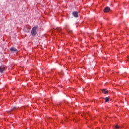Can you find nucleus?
<instances>
[{
	"instance_id": "obj_8",
	"label": "nucleus",
	"mask_w": 129,
	"mask_h": 129,
	"mask_svg": "<svg viewBox=\"0 0 129 129\" xmlns=\"http://www.w3.org/2000/svg\"><path fill=\"white\" fill-rule=\"evenodd\" d=\"M115 129L119 128V126L117 125H116L115 126Z\"/></svg>"
},
{
	"instance_id": "obj_9",
	"label": "nucleus",
	"mask_w": 129,
	"mask_h": 129,
	"mask_svg": "<svg viewBox=\"0 0 129 129\" xmlns=\"http://www.w3.org/2000/svg\"><path fill=\"white\" fill-rule=\"evenodd\" d=\"M16 108L15 107H13V109H12V110H13V109H15Z\"/></svg>"
},
{
	"instance_id": "obj_5",
	"label": "nucleus",
	"mask_w": 129,
	"mask_h": 129,
	"mask_svg": "<svg viewBox=\"0 0 129 129\" xmlns=\"http://www.w3.org/2000/svg\"><path fill=\"white\" fill-rule=\"evenodd\" d=\"M10 50L11 51V52H18V49L14 47H12L10 49Z\"/></svg>"
},
{
	"instance_id": "obj_4",
	"label": "nucleus",
	"mask_w": 129,
	"mask_h": 129,
	"mask_svg": "<svg viewBox=\"0 0 129 129\" xmlns=\"http://www.w3.org/2000/svg\"><path fill=\"white\" fill-rule=\"evenodd\" d=\"M109 11H110V9L109 8V7H107L105 8L104 12H105V13H108Z\"/></svg>"
},
{
	"instance_id": "obj_2",
	"label": "nucleus",
	"mask_w": 129,
	"mask_h": 129,
	"mask_svg": "<svg viewBox=\"0 0 129 129\" xmlns=\"http://www.w3.org/2000/svg\"><path fill=\"white\" fill-rule=\"evenodd\" d=\"M6 69V67L5 66H2L0 67V72L1 73H4V71Z\"/></svg>"
},
{
	"instance_id": "obj_3",
	"label": "nucleus",
	"mask_w": 129,
	"mask_h": 129,
	"mask_svg": "<svg viewBox=\"0 0 129 129\" xmlns=\"http://www.w3.org/2000/svg\"><path fill=\"white\" fill-rule=\"evenodd\" d=\"M73 15L74 17H75V18H78V12H74L73 13Z\"/></svg>"
},
{
	"instance_id": "obj_1",
	"label": "nucleus",
	"mask_w": 129,
	"mask_h": 129,
	"mask_svg": "<svg viewBox=\"0 0 129 129\" xmlns=\"http://www.w3.org/2000/svg\"><path fill=\"white\" fill-rule=\"evenodd\" d=\"M37 29H38V26H37L32 28L31 30V35H32V36H36V35H37Z\"/></svg>"
},
{
	"instance_id": "obj_7",
	"label": "nucleus",
	"mask_w": 129,
	"mask_h": 129,
	"mask_svg": "<svg viewBox=\"0 0 129 129\" xmlns=\"http://www.w3.org/2000/svg\"><path fill=\"white\" fill-rule=\"evenodd\" d=\"M109 101V98L106 97L105 98V102H108Z\"/></svg>"
},
{
	"instance_id": "obj_6",
	"label": "nucleus",
	"mask_w": 129,
	"mask_h": 129,
	"mask_svg": "<svg viewBox=\"0 0 129 129\" xmlns=\"http://www.w3.org/2000/svg\"><path fill=\"white\" fill-rule=\"evenodd\" d=\"M102 92L103 93H104V94H106V93H108V91H106V89H104L102 90Z\"/></svg>"
}]
</instances>
